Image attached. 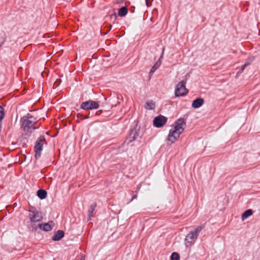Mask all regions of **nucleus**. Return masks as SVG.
Listing matches in <instances>:
<instances>
[{
  "instance_id": "obj_16",
  "label": "nucleus",
  "mask_w": 260,
  "mask_h": 260,
  "mask_svg": "<svg viewBox=\"0 0 260 260\" xmlns=\"http://www.w3.org/2000/svg\"><path fill=\"white\" fill-rule=\"evenodd\" d=\"M127 13V8L125 7H123L119 9L118 11V15L121 17L125 16Z\"/></svg>"
},
{
  "instance_id": "obj_14",
  "label": "nucleus",
  "mask_w": 260,
  "mask_h": 260,
  "mask_svg": "<svg viewBox=\"0 0 260 260\" xmlns=\"http://www.w3.org/2000/svg\"><path fill=\"white\" fill-rule=\"evenodd\" d=\"M252 210L251 209H249L246 211H245L242 215V219L243 220L246 219L249 216H251L252 214Z\"/></svg>"
},
{
  "instance_id": "obj_8",
  "label": "nucleus",
  "mask_w": 260,
  "mask_h": 260,
  "mask_svg": "<svg viewBox=\"0 0 260 260\" xmlns=\"http://www.w3.org/2000/svg\"><path fill=\"white\" fill-rule=\"evenodd\" d=\"M167 119L164 116L159 115L156 117L153 120V124L157 127L163 126L167 122Z\"/></svg>"
},
{
  "instance_id": "obj_18",
  "label": "nucleus",
  "mask_w": 260,
  "mask_h": 260,
  "mask_svg": "<svg viewBox=\"0 0 260 260\" xmlns=\"http://www.w3.org/2000/svg\"><path fill=\"white\" fill-rule=\"evenodd\" d=\"M6 36L5 32H0V47H1L6 41Z\"/></svg>"
},
{
  "instance_id": "obj_11",
  "label": "nucleus",
  "mask_w": 260,
  "mask_h": 260,
  "mask_svg": "<svg viewBox=\"0 0 260 260\" xmlns=\"http://www.w3.org/2000/svg\"><path fill=\"white\" fill-rule=\"evenodd\" d=\"M64 232L63 231L59 230L57 231L52 237L53 241H59L64 236Z\"/></svg>"
},
{
  "instance_id": "obj_25",
  "label": "nucleus",
  "mask_w": 260,
  "mask_h": 260,
  "mask_svg": "<svg viewBox=\"0 0 260 260\" xmlns=\"http://www.w3.org/2000/svg\"><path fill=\"white\" fill-rule=\"evenodd\" d=\"M80 260H85V257H84V256H82V257H81V259H80Z\"/></svg>"
},
{
  "instance_id": "obj_12",
  "label": "nucleus",
  "mask_w": 260,
  "mask_h": 260,
  "mask_svg": "<svg viewBox=\"0 0 260 260\" xmlns=\"http://www.w3.org/2000/svg\"><path fill=\"white\" fill-rule=\"evenodd\" d=\"M163 51H164V48L163 49ZM163 53H164V51H162V54L160 56V58L159 59L158 61H157L156 63L152 67L151 70H150V74H152L153 73L155 70L158 69L159 68V67L160 66V64H161V62L160 61V59L163 56Z\"/></svg>"
},
{
  "instance_id": "obj_7",
  "label": "nucleus",
  "mask_w": 260,
  "mask_h": 260,
  "mask_svg": "<svg viewBox=\"0 0 260 260\" xmlns=\"http://www.w3.org/2000/svg\"><path fill=\"white\" fill-rule=\"evenodd\" d=\"M99 107V103L92 100L83 102L81 105V108L85 110L96 109Z\"/></svg>"
},
{
  "instance_id": "obj_10",
  "label": "nucleus",
  "mask_w": 260,
  "mask_h": 260,
  "mask_svg": "<svg viewBox=\"0 0 260 260\" xmlns=\"http://www.w3.org/2000/svg\"><path fill=\"white\" fill-rule=\"evenodd\" d=\"M204 103V100L203 98H199L194 100L192 103V107L195 109L198 108L202 106Z\"/></svg>"
},
{
  "instance_id": "obj_1",
  "label": "nucleus",
  "mask_w": 260,
  "mask_h": 260,
  "mask_svg": "<svg viewBox=\"0 0 260 260\" xmlns=\"http://www.w3.org/2000/svg\"><path fill=\"white\" fill-rule=\"evenodd\" d=\"M186 126L183 119H179L175 123L174 126L170 130L168 140L173 143L179 138L180 135L184 132Z\"/></svg>"
},
{
  "instance_id": "obj_6",
  "label": "nucleus",
  "mask_w": 260,
  "mask_h": 260,
  "mask_svg": "<svg viewBox=\"0 0 260 260\" xmlns=\"http://www.w3.org/2000/svg\"><path fill=\"white\" fill-rule=\"evenodd\" d=\"M45 142V139L44 137H40L36 141L34 148L36 153L35 157L36 159L39 158L41 156L43 146Z\"/></svg>"
},
{
  "instance_id": "obj_24",
  "label": "nucleus",
  "mask_w": 260,
  "mask_h": 260,
  "mask_svg": "<svg viewBox=\"0 0 260 260\" xmlns=\"http://www.w3.org/2000/svg\"><path fill=\"white\" fill-rule=\"evenodd\" d=\"M137 197V196L136 194V195H134L133 196L132 198V200L131 201H132L133 200H134V199H136Z\"/></svg>"
},
{
  "instance_id": "obj_17",
  "label": "nucleus",
  "mask_w": 260,
  "mask_h": 260,
  "mask_svg": "<svg viewBox=\"0 0 260 260\" xmlns=\"http://www.w3.org/2000/svg\"><path fill=\"white\" fill-rule=\"evenodd\" d=\"M95 207H96V204L93 203L90 205V206L88 209V216H89L88 220H90L91 217L92 216V214L95 209Z\"/></svg>"
},
{
  "instance_id": "obj_21",
  "label": "nucleus",
  "mask_w": 260,
  "mask_h": 260,
  "mask_svg": "<svg viewBox=\"0 0 260 260\" xmlns=\"http://www.w3.org/2000/svg\"><path fill=\"white\" fill-rule=\"evenodd\" d=\"M5 116V110L4 109L0 106V121H2Z\"/></svg>"
},
{
  "instance_id": "obj_26",
  "label": "nucleus",
  "mask_w": 260,
  "mask_h": 260,
  "mask_svg": "<svg viewBox=\"0 0 260 260\" xmlns=\"http://www.w3.org/2000/svg\"><path fill=\"white\" fill-rule=\"evenodd\" d=\"M99 111H97V112H96V114H99Z\"/></svg>"
},
{
  "instance_id": "obj_20",
  "label": "nucleus",
  "mask_w": 260,
  "mask_h": 260,
  "mask_svg": "<svg viewBox=\"0 0 260 260\" xmlns=\"http://www.w3.org/2000/svg\"><path fill=\"white\" fill-rule=\"evenodd\" d=\"M251 61L246 62L241 68V70L237 72V74L242 73L246 67L250 64Z\"/></svg>"
},
{
  "instance_id": "obj_15",
  "label": "nucleus",
  "mask_w": 260,
  "mask_h": 260,
  "mask_svg": "<svg viewBox=\"0 0 260 260\" xmlns=\"http://www.w3.org/2000/svg\"><path fill=\"white\" fill-rule=\"evenodd\" d=\"M37 195L41 199H44L47 196V192L45 190L39 189L37 191Z\"/></svg>"
},
{
  "instance_id": "obj_13",
  "label": "nucleus",
  "mask_w": 260,
  "mask_h": 260,
  "mask_svg": "<svg viewBox=\"0 0 260 260\" xmlns=\"http://www.w3.org/2000/svg\"><path fill=\"white\" fill-rule=\"evenodd\" d=\"M155 103L152 100H149L146 102L145 108L148 110H153L155 108Z\"/></svg>"
},
{
  "instance_id": "obj_9",
  "label": "nucleus",
  "mask_w": 260,
  "mask_h": 260,
  "mask_svg": "<svg viewBox=\"0 0 260 260\" xmlns=\"http://www.w3.org/2000/svg\"><path fill=\"white\" fill-rule=\"evenodd\" d=\"M53 225H54L53 222L51 221L50 223H45L39 224V228L41 230L48 232V231H51L52 229Z\"/></svg>"
},
{
  "instance_id": "obj_23",
  "label": "nucleus",
  "mask_w": 260,
  "mask_h": 260,
  "mask_svg": "<svg viewBox=\"0 0 260 260\" xmlns=\"http://www.w3.org/2000/svg\"><path fill=\"white\" fill-rule=\"evenodd\" d=\"M90 113H88V115L86 116H84L82 114H80V118L82 119V120H83V119H87L89 117V115Z\"/></svg>"
},
{
  "instance_id": "obj_4",
  "label": "nucleus",
  "mask_w": 260,
  "mask_h": 260,
  "mask_svg": "<svg viewBox=\"0 0 260 260\" xmlns=\"http://www.w3.org/2000/svg\"><path fill=\"white\" fill-rule=\"evenodd\" d=\"M28 211V216L32 223L39 222L42 220L43 216L41 212L37 210L34 208L30 209Z\"/></svg>"
},
{
  "instance_id": "obj_22",
  "label": "nucleus",
  "mask_w": 260,
  "mask_h": 260,
  "mask_svg": "<svg viewBox=\"0 0 260 260\" xmlns=\"http://www.w3.org/2000/svg\"><path fill=\"white\" fill-rule=\"evenodd\" d=\"M152 0H145V3L147 7L151 6Z\"/></svg>"
},
{
  "instance_id": "obj_19",
  "label": "nucleus",
  "mask_w": 260,
  "mask_h": 260,
  "mask_svg": "<svg viewBox=\"0 0 260 260\" xmlns=\"http://www.w3.org/2000/svg\"><path fill=\"white\" fill-rule=\"evenodd\" d=\"M171 260H179V255L177 252H173L171 256Z\"/></svg>"
},
{
  "instance_id": "obj_2",
  "label": "nucleus",
  "mask_w": 260,
  "mask_h": 260,
  "mask_svg": "<svg viewBox=\"0 0 260 260\" xmlns=\"http://www.w3.org/2000/svg\"><path fill=\"white\" fill-rule=\"evenodd\" d=\"M37 120L32 116L28 115L23 118L22 127L23 128V135L29 136L36 128H38Z\"/></svg>"
},
{
  "instance_id": "obj_3",
  "label": "nucleus",
  "mask_w": 260,
  "mask_h": 260,
  "mask_svg": "<svg viewBox=\"0 0 260 260\" xmlns=\"http://www.w3.org/2000/svg\"><path fill=\"white\" fill-rule=\"evenodd\" d=\"M202 229V226H198L194 231L190 232L186 235L185 239V245L186 247H190L194 243Z\"/></svg>"
},
{
  "instance_id": "obj_5",
  "label": "nucleus",
  "mask_w": 260,
  "mask_h": 260,
  "mask_svg": "<svg viewBox=\"0 0 260 260\" xmlns=\"http://www.w3.org/2000/svg\"><path fill=\"white\" fill-rule=\"evenodd\" d=\"M186 82L182 81L176 86L175 91L176 96H182L186 95L188 90L185 87Z\"/></svg>"
},
{
  "instance_id": "obj_27",
  "label": "nucleus",
  "mask_w": 260,
  "mask_h": 260,
  "mask_svg": "<svg viewBox=\"0 0 260 260\" xmlns=\"http://www.w3.org/2000/svg\"><path fill=\"white\" fill-rule=\"evenodd\" d=\"M135 139H136V138H135V137L134 136V137H133V140H135Z\"/></svg>"
}]
</instances>
